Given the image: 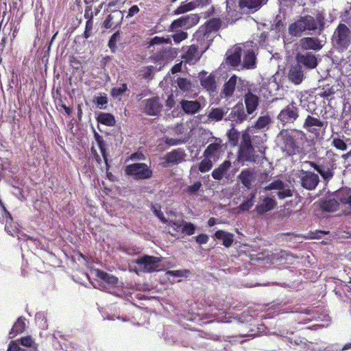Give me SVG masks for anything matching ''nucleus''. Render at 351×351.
Returning <instances> with one entry per match:
<instances>
[{
  "mask_svg": "<svg viewBox=\"0 0 351 351\" xmlns=\"http://www.w3.org/2000/svg\"><path fill=\"white\" fill-rule=\"evenodd\" d=\"M331 42L337 51H346L351 45V29L346 24L340 23L334 30Z\"/></svg>",
  "mask_w": 351,
  "mask_h": 351,
  "instance_id": "obj_1",
  "label": "nucleus"
},
{
  "mask_svg": "<svg viewBox=\"0 0 351 351\" xmlns=\"http://www.w3.org/2000/svg\"><path fill=\"white\" fill-rule=\"evenodd\" d=\"M237 160L239 162H256L255 150L252 144L250 135L245 132L242 134L241 143L237 153Z\"/></svg>",
  "mask_w": 351,
  "mask_h": 351,
  "instance_id": "obj_2",
  "label": "nucleus"
},
{
  "mask_svg": "<svg viewBox=\"0 0 351 351\" xmlns=\"http://www.w3.org/2000/svg\"><path fill=\"white\" fill-rule=\"evenodd\" d=\"M125 174L134 180H147L152 177L153 171L145 163L136 162L128 165L124 169Z\"/></svg>",
  "mask_w": 351,
  "mask_h": 351,
  "instance_id": "obj_3",
  "label": "nucleus"
},
{
  "mask_svg": "<svg viewBox=\"0 0 351 351\" xmlns=\"http://www.w3.org/2000/svg\"><path fill=\"white\" fill-rule=\"evenodd\" d=\"M300 17L305 31L317 32L318 34H321L325 29L326 18L322 12H317L315 17L311 15H305Z\"/></svg>",
  "mask_w": 351,
  "mask_h": 351,
  "instance_id": "obj_4",
  "label": "nucleus"
},
{
  "mask_svg": "<svg viewBox=\"0 0 351 351\" xmlns=\"http://www.w3.org/2000/svg\"><path fill=\"white\" fill-rule=\"evenodd\" d=\"M327 125V121H322L319 119L308 115L304 122L303 128L314 137L320 138L324 134Z\"/></svg>",
  "mask_w": 351,
  "mask_h": 351,
  "instance_id": "obj_5",
  "label": "nucleus"
},
{
  "mask_svg": "<svg viewBox=\"0 0 351 351\" xmlns=\"http://www.w3.org/2000/svg\"><path fill=\"white\" fill-rule=\"evenodd\" d=\"M161 258L143 255L135 260L134 263L138 266V268L145 273H153L160 271V263Z\"/></svg>",
  "mask_w": 351,
  "mask_h": 351,
  "instance_id": "obj_6",
  "label": "nucleus"
},
{
  "mask_svg": "<svg viewBox=\"0 0 351 351\" xmlns=\"http://www.w3.org/2000/svg\"><path fill=\"white\" fill-rule=\"evenodd\" d=\"M175 58L173 49L171 47H161L157 48L156 51L153 53L149 59L158 66V70L167 64Z\"/></svg>",
  "mask_w": 351,
  "mask_h": 351,
  "instance_id": "obj_7",
  "label": "nucleus"
},
{
  "mask_svg": "<svg viewBox=\"0 0 351 351\" xmlns=\"http://www.w3.org/2000/svg\"><path fill=\"white\" fill-rule=\"evenodd\" d=\"M299 117V110L295 102L292 101L282 108L277 116V119L282 125L293 123Z\"/></svg>",
  "mask_w": 351,
  "mask_h": 351,
  "instance_id": "obj_8",
  "label": "nucleus"
},
{
  "mask_svg": "<svg viewBox=\"0 0 351 351\" xmlns=\"http://www.w3.org/2000/svg\"><path fill=\"white\" fill-rule=\"evenodd\" d=\"M335 197L341 206V210L345 215H351V189L341 188L336 191Z\"/></svg>",
  "mask_w": 351,
  "mask_h": 351,
  "instance_id": "obj_9",
  "label": "nucleus"
},
{
  "mask_svg": "<svg viewBox=\"0 0 351 351\" xmlns=\"http://www.w3.org/2000/svg\"><path fill=\"white\" fill-rule=\"evenodd\" d=\"M199 16L197 14H191L180 17L174 20L169 27L170 32H176L178 28H190L199 22Z\"/></svg>",
  "mask_w": 351,
  "mask_h": 351,
  "instance_id": "obj_10",
  "label": "nucleus"
},
{
  "mask_svg": "<svg viewBox=\"0 0 351 351\" xmlns=\"http://www.w3.org/2000/svg\"><path fill=\"white\" fill-rule=\"evenodd\" d=\"M300 180L301 186L308 191L314 190L319 182L318 175L309 171H302Z\"/></svg>",
  "mask_w": 351,
  "mask_h": 351,
  "instance_id": "obj_11",
  "label": "nucleus"
},
{
  "mask_svg": "<svg viewBox=\"0 0 351 351\" xmlns=\"http://www.w3.org/2000/svg\"><path fill=\"white\" fill-rule=\"evenodd\" d=\"M223 141L219 138H214V142L210 143L204 151V158H209L214 161L217 160L222 152Z\"/></svg>",
  "mask_w": 351,
  "mask_h": 351,
  "instance_id": "obj_12",
  "label": "nucleus"
},
{
  "mask_svg": "<svg viewBox=\"0 0 351 351\" xmlns=\"http://www.w3.org/2000/svg\"><path fill=\"white\" fill-rule=\"evenodd\" d=\"M144 112L149 116H158L162 110V104L158 97L144 100Z\"/></svg>",
  "mask_w": 351,
  "mask_h": 351,
  "instance_id": "obj_13",
  "label": "nucleus"
},
{
  "mask_svg": "<svg viewBox=\"0 0 351 351\" xmlns=\"http://www.w3.org/2000/svg\"><path fill=\"white\" fill-rule=\"evenodd\" d=\"M304 78V71L300 64H293L289 68L288 79L295 85L300 84Z\"/></svg>",
  "mask_w": 351,
  "mask_h": 351,
  "instance_id": "obj_14",
  "label": "nucleus"
},
{
  "mask_svg": "<svg viewBox=\"0 0 351 351\" xmlns=\"http://www.w3.org/2000/svg\"><path fill=\"white\" fill-rule=\"evenodd\" d=\"M229 121L241 123L247 119V114L245 112L244 107L242 103L237 104L231 110L228 117Z\"/></svg>",
  "mask_w": 351,
  "mask_h": 351,
  "instance_id": "obj_15",
  "label": "nucleus"
},
{
  "mask_svg": "<svg viewBox=\"0 0 351 351\" xmlns=\"http://www.w3.org/2000/svg\"><path fill=\"white\" fill-rule=\"evenodd\" d=\"M238 178L245 187L250 189L256 179V173L252 169H245L241 171Z\"/></svg>",
  "mask_w": 351,
  "mask_h": 351,
  "instance_id": "obj_16",
  "label": "nucleus"
},
{
  "mask_svg": "<svg viewBox=\"0 0 351 351\" xmlns=\"http://www.w3.org/2000/svg\"><path fill=\"white\" fill-rule=\"evenodd\" d=\"M295 58L298 64L304 65L310 69L315 68L317 65L315 56L310 52L304 54L298 53Z\"/></svg>",
  "mask_w": 351,
  "mask_h": 351,
  "instance_id": "obj_17",
  "label": "nucleus"
},
{
  "mask_svg": "<svg viewBox=\"0 0 351 351\" xmlns=\"http://www.w3.org/2000/svg\"><path fill=\"white\" fill-rule=\"evenodd\" d=\"M186 156L185 152L181 148H178L168 152L165 156V160L167 164L177 165L184 161Z\"/></svg>",
  "mask_w": 351,
  "mask_h": 351,
  "instance_id": "obj_18",
  "label": "nucleus"
},
{
  "mask_svg": "<svg viewBox=\"0 0 351 351\" xmlns=\"http://www.w3.org/2000/svg\"><path fill=\"white\" fill-rule=\"evenodd\" d=\"M221 20L219 18H212L209 19L205 23L204 29H200L195 33L196 36L200 37L202 35L204 36L206 34L218 31L221 27Z\"/></svg>",
  "mask_w": 351,
  "mask_h": 351,
  "instance_id": "obj_19",
  "label": "nucleus"
},
{
  "mask_svg": "<svg viewBox=\"0 0 351 351\" xmlns=\"http://www.w3.org/2000/svg\"><path fill=\"white\" fill-rule=\"evenodd\" d=\"M13 341H16L19 346H22L21 351H38V344L30 335L22 337Z\"/></svg>",
  "mask_w": 351,
  "mask_h": 351,
  "instance_id": "obj_20",
  "label": "nucleus"
},
{
  "mask_svg": "<svg viewBox=\"0 0 351 351\" xmlns=\"http://www.w3.org/2000/svg\"><path fill=\"white\" fill-rule=\"evenodd\" d=\"M300 45L303 50L319 51L323 47L319 39L315 37H305L300 39Z\"/></svg>",
  "mask_w": 351,
  "mask_h": 351,
  "instance_id": "obj_21",
  "label": "nucleus"
},
{
  "mask_svg": "<svg viewBox=\"0 0 351 351\" xmlns=\"http://www.w3.org/2000/svg\"><path fill=\"white\" fill-rule=\"evenodd\" d=\"M244 100L247 114H252L259 104V97L248 90L244 95Z\"/></svg>",
  "mask_w": 351,
  "mask_h": 351,
  "instance_id": "obj_22",
  "label": "nucleus"
},
{
  "mask_svg": "<svg viewBox=\"0 0 351 351\" xmlns=\"http://www.w3.org/2000/svg\"><path fill=\"white\" fill-rule=\"evenodd\" d=\"M285 149L289 155H295L300 152V148L298 145L295 138L290 134L284 137Z\"/></svg>",
  "mask_w": 351,
  "mask_h": 351,
  "instance_id": "obj_23",
  "label": "nucleus"
},
{
  "mask_svg": "<svg viewBox=\"0 0 351 351\" xmlns=\"http://www.w3.org/2000/svg\"><path fill=\"white\" fill-rule=\"evenodd\" d=\"M242 54V49L240 47H235L232 51L226 53V62L232 66L237 67L240 64Z\"/></svg>",
  "mask_w": 351,
  "mask_h": 351,
  "instance_id": "obj_24",
  "label": "nucleus"
},
{
  "mask_svg": "<svg viewBox=\"0 0 351 351\" xmlns=\"http://www.w3.org/2000/svg\"><path fill=\"white\" fill-rule=\"evenodd\" d=\"M277 205V202L271 197H267L264 198L262 204L256 205L255 211L258 215L265 214L273 210Z\"/></svg>",
  "mask_w": 351,
  "mask_h": 351,
  "instance_id": "obj_25",
  "label": "nucleus"
},
{
  "mask_svg": "<svg viewBox=\"0 0 351 351\" xmlns=\"http://www.w3.org/2000/svg\"><path fill=\"white\" fill-rule=\"evenodd\" d=\"M237 77L235 75H232L229 80L224 84L223 89L221 92V97L224 98H230L234 94L235 90Z\"/></svg>",
  "mask_w": 351,
  "mask_h": 351,
  "instance_id": "obj_26",
  "label": "nucleus"
},
{
  "mask_svg": "<svg viewBox=\"0 0 351 351\" xmlns=\"http://www.w3.org/2000/svg\"><path fill=\"white\" fill-rule=\"evenodd\" d=\"M180 105L183 111L188 114H195L201 109V104L197 100L189 101L182 99L180 101Z\"/></svg>",
  "mask_w": 351,
  "mask_h": 351,
  "instance_id": "obj_27",
  "label": "nucleus"
},
{
  "mask_svg": "<svg viewBox=\"0 0 351 351\" xmlns=\"http://www.w3.org/2000/svg\"><path fill=\"white\" fill-rule=\"evenodd\" d=\"M231 167V162L229 160L223 161L217 168L215 169L211 175L217 180H221L226 172Z\"/></svg>",
  "mask_w": 351,
  "mask_h": 351,
  "instance_id": "obj_28",
  "label": "nucleus"
},
{
  "mask_svg": "<svg viewBox=\"0 0 351 351\" xmlns=\"http://www.w3.org/2000/svg\"><path fill=\"white\" fill-rule=\"evenodd\" d=\"M289 34L295 37H300L305 32L304 25L300 17L295 22L291 23L288 28Z\"/></svg>",
  "mask_w": 351,
  "mask_h": 351,
  "instance_id": "obj_29",
  "label": "nucleus"
},
{
  "mask_svg": "<svg viewBox=\"0 0 351 351\" xmlns=\"http://www.w3.org/2000/svg\"><path fill=\"white\" fill-rule=\"evenodd\" d=\"M214 236L217 239H221L223 241V245L226 247H230L233 243L234 235L232 233L219 230L215 232Z\"/></svg>",
  "mask_w": 351,
  "mask_h": 351,
  "instance_id": "obj_30",
  "label": "nucleus"
},
{
  "mask_svg": "<svg viewBox=\"0 0 351 351\" xmlns=\"http://www.w3.org/2000/svg\"><path fill=\"white\" fill-rule=\"evenodd\" d=\"M268 0H240L239 5L241 8H247L249 10H258L265 5Z\"/></svg>",
  "mask_w": 351,
  "mask_h": 351,
  "instance_id": "obj_31",
  "label": "nucleus"
},
{
  "mask_svg": "<svg viewBox=\"0 0 351 351\" xmlns=\"http://www.w3.org/2000/svg\"><path fill=\"white\" fill-rule=\"evenodd\" d=\"M339 202L335 199H328L322 200L320 202V208L322 210L326 212H334L338 210Z\"/></svg>",
  "mask_w": 351,
  "mask_h": 351,
  "instance_id": "obj_32",
  "label": "nucleus"
},
{
  "mask_svg": "<svg viewBox=\"0 0 351 351\" xmlns=\"http://www.w3.org/2000/svg\"><path fill=\"white\" fill-rule=\"evenodd\" d=\"M171 44V38L167 36V38L165 37H160L156 36L154 38H152L148 43H147V49H149L152 52H154L155 49V45H161L162 44Z\"/></svg>",
  "mask_w": 351,
  "mask_h": 351,
  "instance_id": "obj_33",
  "label": "nucleus"
},
{
  "mask_svg": "<svg viewBox=\"0 0 351 351\" xmlns=\"http://www.w3.org/2000/svg\"><path fill=\"white\" fill-rule=\"evenodd\" d=\"M256 60L253 50H247L243 56V66L247 69H254L256 66Z\"/></svg>",
  "mask_w": 351,
  "mask_h": 351,
  "instance_id": "obj_34",
  "label": "nucleus"
},
{
  "mask_svg": "<svg viewBox=\"0 0 351 351\" xmlns=\"http://www.w3.org/2000/svg\"><path fill=\"white\" fill-rule=\"evenodd\" d=\"M97 121L106 126H113L115 125L116 121L114 117L107 112H100L97 117Z\"/></svg>",
  "mask_w": 351,
  "mask_h": 351,
  "instance_id": "obj_35",
  "label": "nucleus"
},
{
  "mask_svg": "<svg viewBox=\"0 0 351 351\" xmlns=\"http://www.w3.org/2000/svg\"><path fill=\"white\" fill-rule=\"evenodd\" d=\"M25 319L19 317L14 324L9 334L12 337H14L16 335L22 333L25 330Z\"/></svg>",
  "mask_w": 351,
  "mask_h": 351,
  "instance_id": "obj_36",
  "label": "nucleus"
},
{
  "mask_svg": "<svg viewBox=\"0 0 351 351\" xmlns=\"http://www.w3.org/2000/svg\"><path fill=\"white\" fill-rule=\"evenodd\" d=\"M201 85L208 91H215L217 88V85L215 76L213 75H210L204 78L202 77L201 79Z\"/></svg>",
  "mask_w": 351,
  "mask_h": 351,
  "instance_id": "obj_37",
  "label": "nucleus"
},
{
  "mask_svg": "<svg viewBox=\"0 0 351 351\" xmlns=\"http://www.w3.org/2000/svg\"><path fill=\"white\" fill-rule=\"evenodd\" d=\"M97 273V277L99 278L100 280H102L105 282H107L108 284L114 285L117 284L118 282V278L104 271L97 269L96 271Z\"/></svg>",
  "mask_w": 351,
  "mask_h": 351,
  "instance_id": "obj_38",
  "label": "nucleus"
},
{
  "mask_svg": "<svg viewBox=\"0 0 351 351\" xmlns=\"http://www.w3.org/2000/svg\"><path fill=\"white\" fill-rule=\"evenodd\" d=\"M197 57L198 47L195 45L188 47L185 53L182 56V58L187 62L196 60Z\"/></svg>",
  "mask_w": 351,
  "mask_h": 351,
  "instance_id": "obj_39",
  "label": "nucleus"
},
{
  "mask_svg": "<svg viewBox=\"0 0 351 351\" xmlns=\"http://www.w3.org/2000/svg\"><path fill=\"white\" fill-rule=\"evenodd\" d=\"M228 109L226 108H213L211 111L209 112L208 117L210 120H213L215 121H221L224 114L228 112Z\"/></svg>",
  "mask_w": 351,
  "mask_h": 351,
  "instance_id": "obj_40",
  "label": "nucleus"
},
{
  "mask_svg": "<svg viewBox=\"0 0 351 351\" xmlns=\"http://www.w3.org/2000/svg\"><path fill=\"white\" fill-rule=\"evenodd\" d=\"M317 91V95L324 98H328L335 93V88L330 86V84H326L323 85L322 87H319Z\"/></svg>",
  "mask_w": 351,
  "mask_h": 351,
  "instance_id": "obj_41",
  "label": "nucleus"
},
{
  "mask_svg": "<svg viewBox=\"0 0 351 351\" xmlns=\"http://www.w3.org/2000/svg\"><path fill=\"white\" fill-rule=\"evenodd\" d=\"M1 212L2 218L4 221V222L5 223V230L7 232H8L10 234L12 235V233L8 227V224H11L13 221V218L12 217L11 213L7 210L6 207H3L1 210Z\"/></svg>",
  "mask_w": 351,
  "mask_h": 351,
  "instance_id": "obj_42",
  "label": "nucleus"
},
{
  "mask_svg": "<svg viewBox=\"0 0 351 351\" xmlns=\"http://www.w3.org/2000/svg\"><path fill=\"white\" fill-rule=\"evenodd\" d=\"M256 195V192L251 193L247 199L239 206V209L242 211L249 210L254 205Z\"/></svg>",
  "mask_w": 351,
  "mask_h": 351,
  "instance_id": "obj_43",
  "label": "nucleus"
},
{
  "mask_svg": "<svg viewBox=\"0 0 351 351\" xmlns=\"http://www.w3.org/2000/svg\"><path fill=\"white\" fill-rule=\"evenodd\" d=\"M332 167H329L328 166H325L324 165H320L319 169L318 170V173L322 176V177L325 180H328L333 176V166L335 163L332 162Z\"/></svg>",
  "mask_w": 351,
  "mask_h": 351,
  "instance_id": "obj_44",
  "label": "nucleus"
},
{
  "mask_svg": "<svg viewBox=\"0 0 351 351\" xmlns=\"http://www.w3.org/2000/svg\"><path fill=\"white\" fill-rule=\"evenodd\" d=\"M128 85L126 83H123L119 87H114L111 89L110 94L111 95L118 99L119 100H121V95L124 94L128 90Z\"/></svg>",
  "mask_w": 351,
  "mask_h": 351,
  "instance_id": "obj_45",
  "label": "nucleus"
},
{
  "mask_svg": "<svg viewBox=\"0 0 351 351\" xmlns=\"http://www.w3.org/2000/svg\"><path fill=\"white\" fill-rule=\"evenodd\" d=\"M230 144L234 147L239 143L240 133L234 128H231L227 133Z\"/></svg>",
  "mask_w": 351,
  "mask_h": 351,
  "instance_id": "obj_46",
  "label": "nucleus"
},
{
  "mask_svg": "<svg viewBox=\"0 0 351 351\" xmlns=\"http://www.w3.org/2000/svg\"><path fill=\"white\" fill-rule=\"evenodd\" d=\"M197 8V3L194 1H191L185 4H182L175 11V14H180L189 11L193 10Z\"/></svg>",
  "mask_w": 351,
  "mask_h": 351,
  "instance_id": "obj_47",
  "label": "nucleus"
},
{
  "mask_svg": "<svg viewBox=\"0 0 351 351\" xmlns=\"http://www.w3.org/2000/svg\"><path fill=\"white\" fill-rule=\"evenodd\" d=\"M212 159L209 158H204L199 164V171L201 173H206L209 171L213 166V162L211 160Z\"/></svg>",
  "mask_w": 351,
  "mask_h": 351,
  "instance_id": "obj_48",
  "label": "nucleus"
},
{
  "mask_svg": "<svg viewBox=\"0 0 351 351\" xmlns=\"http://www.w3.org/2000/svg\"><path fill=\"white\" fill-rule=\"evenodd\" d=\"M195 226L191 222H185L182 228V232L186 235H192L195 233Z\"/></svg>",
  "mask_w": 351,
  "mask_h": 351,
  "instance_id": "obj_49",
  "label": "nucleus"
},
{
  "mask_svg": "<svg viewBox=\"0 0 351 351\" xmlns=\"http://www.w3.org/2000/svg\"><path fill=\"white\" fill-rule=\"evenodd\" d=\"M284 182L280 180H275L265 187V191H270L273 189L281 190L284 189Z\"/></svg>",
  "mask_w": 351,
  "mask_h": 351,
  "instance_id": "obj_50",
  "label": "nucleus"
},
{
  "mask_svg": "<svg viewBox=\"0 0 351 351\" xmlns=\"http://www.w3.org/2000/svg\"><path fill=\"white\" fill-rule=\"evenodd\" d=\"M188 37V34L186 32L180 31L177 32L172 35V38L175 43H180V42L186 40Z\"/></svg>",
  "mask_w": 351,
  "mask_h": 351,
  "instance_id": "obj_51",
  "label": "nucleus"
},
{
  "mask_svg": "<svg viewBox=\"0 0 351 351\" xmlns=\"http://www.w3.org/2000/svg\"><path fill=\"white\" fill-rule=\"evenodd\" d=\"M119 36V34L118 32L114 33L111 37L110 38V40L108 41V45L109 48L110 49L112 52H115L117 49V39Z\"/></svg>",
  "mask_w": 351,
  "mask_h": 351,
  "instance_id": "obj_52",
  "label": "nucleus"
},
{
  "mask_svg": "<svg viewBox=\"0 0 351 351\" xmlns=\"http://www.w3.org/2000/svg\"><path fill=\"white\" fill-rule=\"evenodd\" d=\"M332 145L337 149L345 151L347 149V144L339 138H334Z\"/></svg>",
  "mask_w": 351,
  "mask_h": 351,
  "instance_id": "obj_53",
  "label": "nucleus"
},
{
  "mask_svg": "<svg viewBox=\"0 0 351 351\" xmlns=\"http://www.w3.org/2000/svg\"><path fill=\"white\" fill-rule=\"evenodd\" d=\"M270 122V119L268 116L260 117L256 122V127L259 129L264 128Z\"/></svg>",
  "mask_w": 351,
  "mask_h": 351,
  "instance_id": "obj_54",
  "label": "nucleus"
},
{
  "mask_svg": "<svg viewBox=\"0 0 351 351\" xmlns=\"http://www.w3.org/2000/svg\"><path fill=\"white\" fill-rule=\"evenodd\" d=\"M202 186V184L201 182H199V181L195 182L193 184L188 186V188L186 190V192L189 195H193V194L195 193L196 192H197L198 191H199Z\"/></svg>",
  "mask_w": 351,
  "mask_h": 351,
  "instance_id": "obj_55",
  "label": "nucleus"
},
{
  "mask_svg": "<svg viewBox=\"0 0 351 351\" xmlns=\"http://www.w3.org/2000/svg\"><path fill=\"white\" fill-rule=\"evenodd\" d=\"M165 143L169 146H176L184 143L185 141L182 138H173L167 137L165 140Z\"/></svg>",
  "mask_w": 351,
  "mask_h": 351,
  "instance_id": "obj_56",
  "label": "nucleus"
},
{
  "mask_svg": "<svg viewBox=\"0 0 351 351\" xmlns=\"http://www.w3.org/2000/svg\"><path fill=\"white\" fill-rule=\"evenodd\" d=\"M94 101L99 107V108L104 109L106 108L105 106L108 104V100L106 95L104 94V96L96 97Z\"/></svg>",
  "mask_w": 351,
  "mask_h": 351,
  "instance_id": "obj_57",
  "label": "nucleus"
},
{
  "mask_svg": "<svg viewBox=\"0 0 351 351\" xmlns=\"http://www.w3.org/2000/svg\"><path fill=\"white\" fill-rule=\"evenodd\" d=\"M178 85L182 90H189L191 88V83L185 78H178Z\"/></svg>",
  "mask_w": 351,
  "mask_h": 351,
  "instance_id": "obj_58",
  "label": "nucleus"
},
{
  "mask_svg": "<svg viewBox=\"0 0 351 351\" xmlns=\"http://www.w3.org/2000/svg\"><path fill=\"white\" fill-rule=\"evenodd\" d=\"M93 26V20H87L86 22L85 30L84 32V37L85 38H88L91 36Z\"/></svg>",
  "mask_w": 351,
  "mask_h": 351,
  "instance_id": "obj_59",
  "label": "nucleus"
},
{
  "mask_svg": "<svg viewBox=\"0 0 351 351\" xmlns=\"http://www.w3.org/2000/svg\"><path fill=\"white\" fill-rule=\"evenodd\" d=\"M97 145L100 149L102 157L105 161V163L106 165H108L107 152H106V143H105L104 141L103 140V141L97 143Z\"/></svg>",
  "mask_w": 351,
  "mask_h": 351,
  "instance_id": "obj_60",
  "label": "nucleus"
},
{
  "mask_svg": "<svg viewBox=\"0 0 351 351\" xmlns=\"http://www.w3.org/2000/svg\"><path fill=\"white\" fill-rule=\"evenodd\" d=\"M282 191H280L278 192V197L280 199H283L286 197H289L293 195L292 191L289 189H281Z\"/></svg>",
  "mask_w": 351,
  "mask_h": 351,
  "instance_id": "obj_61",
  "label": "nucleus"
},
{
  "mask_svg": "<svg viewBox=\"0 0 351 351\" xmlns=\"http://www.w3.org/2000/svg\"><path fill=\"white\" fill-rule=\"evenodd\" d=\"M195 241L199 244H206L208 243L209 237L206 234H199L195 237Z\"/></svg>",
  "mask_w": 351,
  "mask_h": 351,
  "instance_id": "obj_62",
  "label": "nucleus"
},
{
  "mask_svg": "<svg viewBox=\"0 0 351 351\" xmlns=\"http://www.w3.org/2000/svg\"><path fill=\"white\" fill-rule=\"evenodd\" d=\"M169 224L172 226L176 231H178L180 228L182 227L184 224V220H170L168 221Z\"/></svg>",
  "mask_w": 351,
  "mask_h": 351,
  "instance_id": "obj_63",
  "label": "nucleus"
},
{
  "mask_svg": "<svg viewBox=\"0 0 351 351\" xmlns=\"http://www.w3.org/2000/svg\"><path fill=\"white\" fill-rule=\"evenodd\" d=\"M84 16L87 20H93V12L92 5H87L85 8Z\"/></svg>",
  "mask_w": 351,
  "mask_h": 351,
  "instance_id": "obj_64",
  "label": "nucleus"
}]
</instances>
